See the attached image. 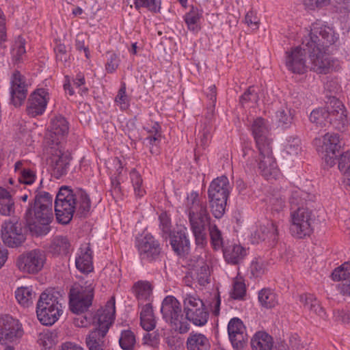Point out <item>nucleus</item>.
<instances>
[{"instance_id": "1", "label": "nucleus", "mask_w": 350, "mask_h": 350, "mask_svg": "<svg viewBox=\"0 0 350 350\" xmlns=\"http://www.w3.org/2000/svg\"><path fill=\"white\" fill-rule=\"evenodd\" d=\"M338 39L334 29L326 25L315 23L308 38L303 42V48L296 46L286 52V66L295 74H304L307 70L306 55L311 62V70L326 74L330 68V60L326 55L327 48Z\"/></svg>"}, {"instance_id": "2", "label": "nucleus", "mask_w": 350, "mask_h": 350, "mask_svg": "<svg viewBox=\"0 0 350 350\" xmlns=\"http://www.w3.org/2000/svg\"><path fill=\"white\" fill-rule=\"evenodd\" d=\"M55 212L59 223L68 224L74 213L79 217H86L91 208V200L88 193L81 188L72 189L62 186L55 200Z\"/></svg>"}, {"instance_id": "3", "label": "nucleus", "mask_w": 350, "mask_h": 350, "mask_svg": "<svg viewBox=\"0 0 350 350\" xmlns=\"http://www.w3.org/2000/svg\"><path fill=\"white\" fill-rule=\"evenodd\" d=\"M257 149L258 159H256V152L250 144L247 142L243 144L241 158L245 163V168L252 170L257 167L260 174L267 180L276 179L280 175V170L273 154L272 146Z\"/></svg>"}, {"instance_id": "4", "label": "nucleus", "mask_w": 350, "mask_h": 350, "mask_svg": "<svg viewBox=\"0 0 350 350\" xmlns=\"http://www.w3.org/2000/svg\"><path fill=\"white\" fill-rule=\"evenodd\" d=\"M25 219L32 234L36 236L46 235L51 230L49 224L53 219L52 208L31 204L26 211Z\"/></svg>"}, {"instance_id": "5", "label": "nucleus", "mask_w": 350, "mask_h": 350, "mask_svg": "<svg viewBox=\"0 0 350 350\" xmlns=\"http://www.w3.org/2000/svg\"><path fill=\"white\" fill-rule=\"evenodd\" d=\"M229 194L230 184L226 176L217 177L211 183L208 189V202L215 218L224 215Z\"/></svg>"}, {"instance_id": "6", "label": "nucleus", "mask_w": 350, "mask_h": 350, "mask_svg": "<svg viewBox=\"0 0 350 350\" xmlns=\"http://www.w3.org/2000/svg\"><path fill=\"white\" fill-rule=\"evenodd\" d=\"M210 219L207 207L196 206L189 208V224L198 246L204 247L206 244V226L211 225Z\"/></svg>"}, {"instance_id": "7", "label": "nucleus", "mask_w": 350, "mask_h": 350, "mask_svg": "<svg viewBox=\"0 0 350 350\" xmlns=\"http://www.w3.org/2000/svg\"><path fill=\"white\" fill-rule=\"evenodd\" d=\"M291 217L292 223L290 231L294 237L303 239L310 235L315 220L312 210L304 206L297 207L291 211Z\"/></svg>"}, {"instance_id": "8", "label": "nucleus", "mask_w": 350, "mask_h": 350, "mask_svg": "<svg viewBox=\"0 0 350 350\" xmlns=\"http://www.w3.org/2000/svg\"><path fill=\"white\" fill-rule=\"evenodd\" d=\"M1 237L5 245L10 247H18L25 241L21 221L16 218L9 219L1 226Z\"/></svg>"}, {"instance_id": "9", "label": "nucleus", "mask_w": 350, "mask_h": 350, "mask_svg": "<svg viewBox=\"0 0 350 350\" xmlns=\"http://www.w3.org/2000/svg\"><path fill=\"white\" fill-rule=\"evenodd\" d=\"M331 99L327 105V108L329 109L327 124L338 131H344L348 124L347 111L338 98L332 97Z\"/></svg>"}, {"instance_id": "10", "label": "nucleus", "mask_w": 350, "mask_h": 350, "mask_svg": "<svg viewBox=\"0 0 350 350\" xmlns=\"http://www.w3.org/2000/svg\"><path fill=\"white\" fill-rule=\"evenodd\" d=\"M45 256L43 252L33 250L23 254L18 258L17 266L23 272L28 273H37L43 267Z\"/></svg>"}, {"instance_id": "11", "label": "nucleus", "mask_w": 350, "mask_h": 350, "mask_svg": "<svg viewBox=\"0 0 350 350\" xmlns=\"http://www.w3.org/2000/svg\"><path fill=\"white\" fill-rule=\"evenodd\" d=\"M137 247L141 259L150 262L157 260L161 254L159 242L150 234H146L139 240Z\"/></svg>"}, {"instance_id": "12", "label": "nucleus", "mask_w": 350, "mask_h": 350, "mask_svg": "<svg viewBox=\"0 0 350 350\" xmlns=\"http://www.w3.org/2000/svg\"><path fill=\"white\" fill-rule=\"evenodd\" d=\"M28 85L25 77L15 70L11 77L10 103L16 107L24 103L28 94Z\"/></svg>"}, {"instance_id": "13", "label": "nucleus", "mask_w": 350, "mask_h": 350, "mask_svg": "<svg viewBox=\"0 0 350 350\" xmlns=\"http://www.w3.org/2000/svg\"><path fill=\"white\" fill-rule=\"evenodd\" d=\"M250 130L257 148L271 146L270 128L267 120L261 117L256 118L251 124Z\"/></svg>"}, {"instance_id": "14", "label": "nucleus", "mask_w": 350, "mask_h": 350, "mask_svg": "<svg viewBox=\"0 0 350 350\" xmlns=\"http://www.w3.org/2000/svg\"><path fill=\"white\" fill-rule=\"evenodd\" d=\"M22 325L18 319L5 314L0 316V334L9 342H14L23 335Z\"/></svg>"}, {"instance_id": "15", "label": "nucleus", "mask_w": 350, "mask_h": 350, "mask_svg": "<svg viewBox=\"0 0 350 350\" xmlns=\"http://www.w3.org/2000/svg\"><path fill=\"white\" fill-rule=\"evenodd\" d=\"M48 96V92L43 88L38 89L31 94L27 104L28 115L31 117L42 115L46 109Z\"/></svg>"}, {"instance_id": "16", "label": "nucleus", "mask_w": 350, "mask_h": 350, "mask_svg": "<svg viewBox=\"0 0 350 350\" xmlns=\"http://www.w3.org/2000/svg\"><path fill=\"white\" fill-rule=\"evenodd\" d=\"M69 306H92L94 289L90 286H72L69 291Z\"/></svg>"}, {"instance_id": "17", "label": "nucleus", "mask_w": 350, "mask_h": 350, "mask_svg": "<svg viewBox=\"0 0 350 350\" xmlns=\"http://www.w3.org/2000/svg\"><path fill=\"white\" fill-rule=\"evenodd\" d=\"M173 251L180 257H186L190 252V241L183 230L173 231L168 237Z\"/></svg>"}, {"instance_id": "18", "label": "nucleus", "mask_w": 350, "mask_h": 350, "mask_svg": "<svg viewBox=\"0 0 350 350\" xmlns=\"http://www.w3.org/2000/svg\"><path fill=\"white\" fill-rule=\"evenodd\" d=\"M55 154L52 159L51 174L59 179L67 174L72 157L68 152H63L62 150H57Z\"/></svg>"}, {"instance_id": "19", "label": "nucleus", "mask_w": 350, "mask_h": 350, "mask_svg": "<svg viewBox=\"0 0 350 350\" xmlns=\"http://www.w3.org/2000/svg\"><path fill=\"white\" fill-rule=\"evenodd\" d=\"M116 308H99L94 311L96 329L107 334L115 320Z\"/></svg>"}, {"instance_id": "20", "label": "nucleus", "mask_w": 350, "mask_h": 350, "mask_svg": "<svg viewBox=\"0 0 350 350\" xmlns=\"http://www.w3.org/2000/svg\"><path fill=\"white\" fill-rule=\"evenodd\" d=\"M68 122L62 116H57L52 118L50 126L51 145L58 146L60 139L68 133Z\"/></svg>"}, {"instance_id": "21", "label": "nucleus", "mask_w": 350, "mask_h": 350, "mask_svg": "<svg viewBox=\"0 0 350 350\" xmlns=\"http://www.w3.org/2000/svg\"><path fill=\"white\" fill-rule=\"evenodd\" d=\"M225 260L230 265H239L242 262L247 256V250L240 244L228 243L223 249Z\"/></svg>"}, {"instance_id": "22", "label": "nucleus", "mask_w": 350, "mask_h": 350, "mask_svg": "<svg viewBox=\"0 0 350 350\" xmlns=\"http://www.w3.org/2000/svg\"><path fill=\"white\" fill-rule=\"evenodd\" d=\"M281 222L275 219H270L265 224L260 226L257 234L260 239L268 240L273 243L277 242Z\"/></svg>"}, {"instance_id": "23", "label": "nucleus", "mask_w": 350, "mask_h": 350, "mask_svg": "<svg viewBox=\"0 0 350 350\" xmlns=\"http://www.w3.org/2000/svg\"><path fill=\"white\" fill-rule=\"evenodd\" d=\"M133 289L137 299L138 306H152L150 297L152 293V286L148 281H138L134 284Z\"/></svg>"}, {"instance_id": "24", "label": "nucleus", "mask_w": 350, "mask_h": 350, "mask_svg": "<svg viewBox=\"0 0 350 350\" xmlns=\"http://www.w3.org/2000/svg\"><path fill=\"white\" fill-rule=\"evenodd\" d=\"M76 267L81 273H88L93 270L92 250L89 243L80 248V252L75 260Z\"/></svg>"}, {"instance_id": "25", "label": "nucleus", "mask_w": 350, "mask_h": 350, "mask_svg": "<svg viewBox=\"0 0 350 350\" xmlns=\"http://www.w3.org/2000/svg\"><path fill=\"white\" fill-rule=\"evenodd\" d=\"M64 304V297L59 291L55 288H48L40 295L36 306H60Z\"/></svg>"}, {"instance_id": "26", "label": "nucleus", "mask_w": 350, "mask_h": 350, "mask_svg": "<svg viewBox=\"0 0 350 350\" xmlns=\"http://www.w3.org/2000/svg\"><path fill=\"white\" fill-rule=\"evenodd\" d=\"M90 308H69L70 310L76 315L73 318V323L79 327H87L94 325V311L89 310Z\"/></svg>"}, {"instance_id": "27", "label": "nucleus", "mask_w": 350, "mask_h": 350, "mask_svg": "<svg viewBox=\"0 0 350 350\" xmlns=\"http://www.w3.org/2000/svg\"><path fill=\"white\" fill-rule=\"evenodd\" d=\"M283 157L288 159L297 157L301 152V142L297 135H290L286 137L282 144Z\"/></svg>"}, {"instance_id": "28", "label": "nucleus", "mask_w": 350, "mask_h": 350, "mask_svg": "<svg viewBox=\"0 0 350 350\" xmlns=\"http://www.w3.org/2000/svg\"><path fill=\"white\" fill-rule=\"evenodd\" d=\"M341 147L338 133H326L323 137V150L326 152V157H329L330 159L336 158L338 157L336 152H339Z\"/></svg>"}, {"instance_id": "29", "label": "nucleus", "mask_w": 350, "mask_h": 350, "mask_svg": "<svg viewBox=\"0 0 350 350\" xmlns=\"http://www.w3.org/2000/svg\"><path fill=\"white\" fill-rule=\"evenodd\" d=\"M59 308H36L38 319L44 325H52L60 315Z\"/></svg>"}, {"instance_id": "30", "label": "nucleus", "mask_w": 350, "mask_h": 350, "mask_svg": "<svg viewBox=\"0 0 350 350\" xmlns=\"http://www.w3.org/2000/svg\"><path fill=\"white\" fill-rule=\"evenodd\" d=\"M252 350H273V339L265 332H256L251 340Z\"/></svg>"}, {"instance_id": "31", "label": "nucleus", "mask_w": 350, "mask_h": 350, "mask_svg": "<svg viewBox=\"0 0 350 350\" xmlns=\"http://www.w3.org/2000/svg\"><path fill=\"white\" fill-rule=\"evenodd\" d=\"M106 334L97 329L91 331L85 339L89 350H105L107 347L105 340Z\"/></svg>"}, {"instance_id": "32", "label": "nucleus", "mask_w": 350, "mask_h": 350, "mask_svg": "<svg viewBox=\"0 0 350 350\" xmlns=\"http://www.w3.org/2000/svg\"><path fill=\"white\" fill-rule=\"evenodd\" d=\"M187 308L186 311L187 319L194 325L202 326L206 323L209 312L208 308Z\"/></svg>"}, {"instance_id": "33", "label": "nucleus", "mask_w": 350, "mask_h": 350, "mask_svg": "<svg viewBox=\"0 0 350 350\" xmlns=\"http://www.w3.org/2000/svg\"><path fill=\"white\" fill-rule=\"evenodd\" d=\"M71 245L66 237L56 236L50 245V252L55 255H66L69 253Z\"/></svg>"}, {"instance_id": "34", "label": "nucleus", "mask_w": 350, "mask_h": 350, "mask_svg": "<svg viewBox=\"0 0 350 350\" xmlns=\"http://www.w3.org/2000/svg\"><path fill=\"white\" fill-rule=\"evenodd\" d=\"M189 350H208L210 343L208 338L202 334H191L187 341Z\"/></svg>"}, {"instance_id": "35", "label": "nucleus", "mask_w": 350, "mask_h": 350, "mask_svg": "<svg viewBox=\"0 0 350 350\" xmlns=\"http://www.w3.org/2000/svg\"><path fill=\"white\" fill-rule=\"evenodd\" d=\"M14 211V202L10 193L4 188L0 187V214L10 215Z\"/></svg>"}, {"instance_id": "36", "label": "nucleus", "mask_w": 350, "mask_h": 350, "mask_svg": "<svg viewBox=\"0 0 350 350\" xmlns=\"http://www.w3.org/2000/svg\"><path fill=\"white\" fill-rule=\"evenodd\" d=\"M258 299L262 306H275L279 304L278 295L269 288L261 289L258 292Z\"/></svg>"}, {"instance_id": "37", "label": "nucleus", "mask_w": 350, "mask_h": 350, "mask_svg": "<svg viewBox=\"0 0 350 350\" xmlns=\"http://www.w3.org/2000/svg\"><path fill=\"white\" fill-rule=\"evenodd\" d=\"M15 297L21 305L29 306L33 304L36 299V293L27 286L18 287L15 291Z\"/></svg>"}, {"instance_id": "38", "label": "nucleus", "mask_w": 350, "mask_h": 350, "mask_svg": "<svg viewBox=\"0 0 350 350\" xmlns=\"http://www.w3.org/2000/svg\"><path fill=\"white\" fill-rule=\"evenodd\" d=\"M160 311L165 321H170L172 325L185 317L186 312L183 311L182 308H160Z\"/></svg>"}, {"instance_id": "39", "label": "nucleus", "mask_w": 350, "mask_h": 350, "mask_svg": "<svg viewBox=\"0 0 350 350\" xmlns=\"http://www.w3.org/2000/svg\"><path fill=\"white\" fill-rule=\"evenodd\" d=\"M140 323L144 329L150 331L156 325L152 308H144L140 313Z\"/></svg>"}, {"instance_id": "40", "label": "nucleus", "mask_w": 350, "mask_h": 350, "mask_svg": "<svg viewBox=\"0 0 350 350\" xmlns=\"http://www.w3.org/2000/svg\"><path fill=\"white\" fill-rule=\"evenodd\" d=\"M271 212L272 217L282 223L284 213V199L281 197H273L270 200Z\"/></svg>"}, {"instance_id": "41", "label": "nucleus", "mask_w": 350, "mask_h": 350, "mask_svg": "<svg viewBox=\"0 0 350 350\" xmlns=\"http://www.w3.org/2000/svg\"><path fill=\"white\" fill-rule=\"evenodd\" d=\"M307 197L308 193L299 189L292 190L289 197L291 211L297 209V207L303 206Z\"/></svg>"}, {"instance_id": "42", "label": "nucleus", "mask_w": 350, "mask_h": 350, "mask_svg": "<svg viewBox=\"0 0 350 350\" xmlns=\"http://www.w3.org/2000/svg\"><path fill=\"white\" fill-rule=\"evenodd\" d=\"M56 334L49 330L39 334L38 343L43 350H51L56 343Z\"/></svg>"}, {"instance_id": "43", "label": "nucleus", "mask_w": 350, "mask_h": 350, "mask_svg": "<svg viewBox=\"0 0 350 350\" xmlns=\"http://www.w3.org/2000/svg\"><path fill=\"white\" fill-rule=\"evenodd\" d=\"M327 117H329V109L326 106L325 108L314 109L310 113V120L317 125L325 126L327 124Z\"/></svg>"}, {"instance_id": "44", "label": "nucleus", "mask_w": 350, "mask_h": 350, "mask_svg": "<svg viewBox=\"0 0 350 350\" xmlns=\"http://www.w3.org/2000/svg\"><path fill=\"white\" fill-rule=\"evenodd\" d=\"M331 276L334 281L346 282V280H350V262H346L336 268Z\"/></svg>"}, {"instance_id": "45", "label": "nucleus", "mask_w": 350, "mask_h": 350, "mask_svg": "<svg viewBox=\"0 0 350 350\" xmlns=\"http://www.w3.org/2000/svg\"><path fill=\"white\" fill-rule=\"evenodd\" d=\"M200 15L197 8L191 7L190 11L185 16V21L189 30L193 31H198L200 29L198 27V22L200 21Z\"/></svg>"}, {"instance_id": "46", "label": "nucleus", "mask_w": 350, "mask_h": 350, "mask_svg": "<svg viewBox=\"0 0 350 350\" xmlns=\"http://www.w3.org/2000/svg\"><path fill=\"white\" fill-rule=\"evenodd\" d=\"M209 234L211 237V244L215 250L220 248L224 249V241L221 235V232L219 230L216 225L209 226Z\"/></svg>"}, {"instance_id": "47", "label": "nucleus", "mask_w": 350, "mask_h": 350, "mask_svg": "<svg viewBox=\"0 0 350 350\" xmlns=\"http://www.w3.org/2000/svg\"><path fill=\"white\" fill-rule=\"evenodd\" d=\"M121 348L124 350H131L135 343V336L131 330H124L119 339Z\"/></svg>"}, {"instance_id": "48", "label": "nucleus", "mask_w": 350, "mask_h": 350, "mask_svg": "<svg viewBox=\"0 0 350 350\" xmlns=\"http://www.w3.org/2000/svg\"><path fill=\"white\" fill-rule=\"evenodd\" d=\"M325 103L328 104L332 98H338L337 95L340 92V86L335 80L327 81L325 84Z\"/></svg>"}, {"instance_id": "49", "label": "nucleus", "mask_w": 350, "mask_h": 350, "mask_svg": "<svg viewBox=\"0 0 350 350\" xmlns=\"http://www.w3.org/2000/svg\"><path fill=\"white\" fill-rule=\"evenodd\" d=\"M228 336L234 349L243 350L247 346L248 338L245 331L237 334H229Z\"/></svg>"}, {"instance_id": "50", "label": "nucleus", "mask_w": 350, "mask_h": 350, "mask_svg": "<svg viewBox=\"0 0 350 350\" xmlns=\"http://www.w3.org/2000/svg\"><path fill=\"white\" fill-rule=\"evenodd\" d=\"M293 116V111L288 107L281 108L276 112L278 122L285 128L288 127L292 124Z\"/></svg>"}, {"instance_id": "51", "label": "nucleus", "mask_w": 350, "mask_h": 350, "mask_svg": "<svg viewBox=\"0 0 350 350\" xmlns=\"http://www.w3.org/2000/svg\"><path fill=\"white\" fill-rule=\"evenodd\" d=\"M331 10L342 16L348 14L350 12V0H333Z\"/></svg>"}, {"instance_id": "52", "label": "nucleus", "mask_w": 350, "mask_h": 350, "mask_svg": "<svg viewBox=\"0 0 350 350\" xmlns=\"http://www.w3.org/2000/svg\"><path fill=\"white\" fill-rule=\"evenodd\" d=\"M161 134L148 135L144 138L143 143L149 146L150 152L152 154H158L159 151L158 146L161 142Z\"/></svg>"}, {"instance_id": "53", "label": "nucleus", "mask_w": 350, "mask_h": 350, "mask_svg": "<svg viewBox=\"0 0 350 350\" xmlns=\"http://www.w3.org/2000/svg\"><path fill=\"white\" fill-rule=\"evenodd\" d=\"M135 8L139 10L141 8H146L154 13L159 12L161 2L157 0H135Z\"/></svg>"}, {"instance_id": "54", "label": "nucleus", "mask_w": 350, "mask_h": 350, "mask_svg": "<svg viewBox=\"0 0 350 350\" xmlns=\"http://www.w3.org/2000/svg\"><path fill=\"white\" fill-rule=\"evenodd\" d=\"M130 176L135 195L138 197L143 196L145 193V190L142 187V179L141 175L135 170H133L130 173Z\"/></svg>"}, {"instance_id": "55", "label": "nucleus", "mask_w": 350, "mask_h": 350, "mask_svg": "<svg viewBox=\"0 0 350 350\" xmlns=\"http://www.w3.org/2000/svg\"><path fill=\"white\" fill-rule=\"evenodd\" d=\"M115 101L120 105L122 110H126L129 107V99L126 94V84L122 83L116 96Z\"/></svg>"}, {"instance_id": "56", "label": "nucleus", "mask_w": 350, "mask_h": 350, "mask_svg": "<svg viewBox=\"0 0 350 350\" xmlns=\"http://www.w3.org/2000/svg\"><path fill=\"white\" fill-rule=\"evenodd\" d=\"M197 280L200 285L205 286L209 283L210 270L209 267L203 262V265L197 270Z\"/></svg>"}, {"instance_id": "57", "label": "nucleus", "mask_w": 350, "mask_h": 350, "mask_svg": "<svg viewBox=\"0 0 350 350\" xmlns=\"http://www.w3.org/2000/svg\"><path fill=\"white\" fill-rule=\"evenodd\" d=\"M36 179V174L30 169L24 168L20 172L18 181L21 185H31Z\"/></svg>"}, {"instance_id": "58", "label": "nucleus", "mask_w": 350, "mask_h": 350, "mask_svg": "<svg viewBox=\"0 0 350 350\" xmlns=\"http://www.w3.org/2000/svg\"><path fill=\"white\" fill-rule=\"evenodd\" d=\"M332 313L336 321L350 323V311L347 308H336L332 310Z\"/></svg>"}, {"instance_id": "59", "label": "nucleus", "mask_w": 350, "mask_h": 350, "mask_svg": "<svg viewBox=\"0 0 350 350\" xmlns=\"http://www.w3.org/2000/svg\"><path fill=\"white\" fill-rule=\"evenodd\" d=\"M160 228L162 232V237L167 239L173 232L171 230V221L165 214H161L159 216Z\"/></svg>"}, {"instance_id": "60", "label": "nucleus", "mask_w": 350, "mask_h": 350, "mask_svg": "<svg viewBox=\"0 0 350 350\" xmlns=\"http://www.w3.org/2000/svg\"><path fill=\"white\" fill-rule=\"evenodd\" d=\"M245 327L243 322L239 318H232L228 325V332L229 334H237L238 333L245 332Z\"/></svg>"}, {"instance_id": "61", "label": "nucleus", "mask_w": 350, "mask_h": 350, "mask_svg": "<svg viewBox=\"0 0 350 350\" xmlns=\"http://www.w3.org/2000/svg\"><path fill=\"white\" fill-rule=\"evenodd\" d=\"M246 293L245 285L243 282L236 281L233 284V288L230 297L234 299H241Z\"/></svg>"}, {"instance_id": "62", "label": "nucleus", "mask_w": 350, "mask_h": 350, "mask_svg": "<svg viewBox=\"0 0 350 350\" xmlns=\"http://www.w3.org/2000/svg\"><path fill=\"white\" fill-rule=\"evenodd\" d=\"M118 56L114 53H107V61L105 65V69L107 72H113L118 67L120 64Z\"/></svg>"}, {"instance_id": "63", "label": "nucleus", "mask_w": 350, "mask_h": 350, "mask_svg": "<svg viewBox=\"0 0 350 350\" xmlns=\"http://www.w3.org/2000/svg\"><path fill=\"white\" fill-rule=\"evenodd\" d=\"M143 342L144 345L157 348L160 342V334L158 331L147 333L143 337Z\"/></svg>"}, {"instance_id": "64", "label": "nucleus", "mask_w": 350, "mask_h": 350, "mask_svg": "<svg viewBox=\"0 0 350 350\" xmlns=\"http://www.w3.org/2000/svg\"><path fill=\"white\" fill-rule=\"evenodd\" d=\"M53 197L48 192H43L38 193L34 198V202L36 204H41L43 206H47L48 208H52Z\"/></svg>"}]
</instances>
